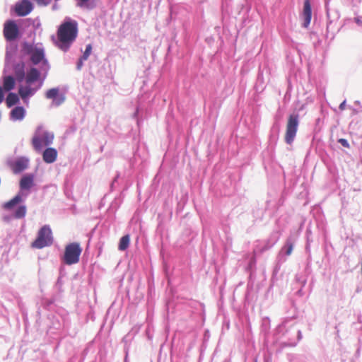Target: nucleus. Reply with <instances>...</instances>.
<instances>
[{"mask_svg":"<svg viewBox=\"0 0 362 362\" xmlns=\"http://www.w3.org/2000/svg\"><path fill=\"white\" fill-rule=\"evenodd\" d=\"M78 32V23L76 21H64L57 29L55 45L62 51L67 52L76 40Z\"/></svg>","mask_w":362,"mask_h":362,"instance_id":"obj_1","label":"nucleus"},{"mask_svg":"<svg viewBox=\"0 0 362 362\" xmlns=\"http://www.w3.org/2000/svg\"><path fill=\"white\" fill-rule=\"evenodd\" d=\"M40 77V72L35 67L30 68L27 72L25 78V84H21L18 87V95L25 103L40 89L41 85L34 86V83L37 81Z\"/></svg>","mask_w":362,"mask_h":362,"instance_id":"obj_2","label":"nucleus"},{"mask_svg":"<svg viewBox=\"0 0 362 362\" xmlns=\"http://www.w3.org/2000/svg\"><path fill=\"white\" fill-rule=\"evenodd\" d=\"M54 135L52 132L46 130L43 127L39 126L35 131L31 139L34 150L40 152L45 146L52 144Z\"/></svg>","mask_w":362,"mask_h":362,"instance_id":"obj_3","label":"nucleus"},{"mask_svg":"<svg viewBox=\"0 0 362 362\" xmlns=\"http://www.w3.org/2000/svg\"><path fill=\"white\" fill-rule=\"evenodd\" d=\"M53 243L52 233L49 226H42L37 233V238L31 243V247L42 249Z\"/></svg>","mask_w":362,"mask_h":362,"instance_id":"obj_4","label":"nucleus"},{"mask_svg":"<svg viewBox=\"0 0 362 362\" xmlns=\"http://www.w3.org/2000/svg\"><path fill=\"white\" fill-rule=\"evenodd\" d=\"M82 248L78 243H71L66 245L63 262L67 265L76 264L79 262Z\"/></svg>","mask_w":362,"mask_h":362,"instance_id":"obj_5","label":"nucleus"},{"mask_svg":"<svg viewBox=\"0 0 362 362\" xmlns=\"http://www.w3.org/2000/svg\"><path fill=\"white\" fill-rule=\"evenodd\" d=\"M298 115L292 114L288 116L284 139L286 144H291L296 137L298 127Z\"/></svg>","mask_w":362,"mask_h":362,"instance_id":"obj_6","label":"nucleus"},{"mask_svg":"<svg viewBox=\"0 0 362 362\" xmlns=\"http://www.w3.org/2000/svg\"><path fill=\"white\" fill-rule=\"evenodd\" d=\"M4 36L7 41L16 40L19 35V29L16 23L13 20H8L4 25Z\"/></svg>","mask_w":362,"mask_h":362,"instance_id":"obj_7","label":"nucleus"},{"mask_svg":"<svg viewBox=\"0 0 362 362\" xmlns=\"http://www.w3.org/2000/svg\"><path fill=\"white\" fill-rule=\"evenodd\" d=\"M33 6L29 0H21L15 5V12L18 16H25L33 10Z\"/></svg>","mask_w":362,"mask_h":362,"instance_id":"obj_8","label":"nucleus"},{"mask_svg":"<svg viewBox=\"0 0 362 362\" xmlns=\"http://www.w3.org/2000/svg\"><path fill=\"white\" fill-rule=\"evenodd\" d=\"M29 160L25 157L17 158L14 161L9 162V167L16 174L19 173L25 170L28 166Z\"/></svg>","mask_w":362,"mask_h":362,"instance_id":"obj_9","label":"nucleus"},{"mask_svg":"<svg viewBox=\"0 0 362 362\" xmlns=\"http://www.w3.org/2000/svg\"><path fill=\"white\" fill-rule=\"evenodd\" d=\"M302 17L303 18V26L307 28L310 23L312 18V9L310 0L304 1Z\"/></svg>","mask_w":362,"mask_h":362,"instance_id":"obj_10","label":"nucleus"},{"mask_svg":"<svg viewBox=\"0 0 362 362\" xmlns=\"http://www.w3.org/2000/svg\"><path fill=\"white\" fill-rule=\"evenodd\" d=\"M45 96L48 99H52V105L59 106L64 101V97L59 95V89L54 88L48 90L45 94Z\"/></svg>","mask_w":362,"mask_h":362,"instance_id":"obj_11","label":"nucleus"},{"mask_svg":"<svg viewBox=\"0 0 362 362\" xmlns=\"http://www.w3.org/2000/svg\"><path fill=\"white\" fill-rule=\"evenodd\" d=\"M25 65L23 62H21L16 63L13 66V72L16 77V79L18 82H22L25 78Z\"/></svg>","mask_w":362,"mask_h":362,"instance_id":"obj_12","label":"nucleus"},{"mask_svg":"<svg viewBox=\"0 0 362 362\" xmlns=\"http://www.w3.org/2000/svg\"><path fill=\"white\" fill-rule=\"evenodd\" d=\"M57 151L54 148H47L42 153V159L46 163H52L57 158Z\"/></svg>","mask_w":362,"mask_h":362,"instance_id":"obj_13","label":"nucleus"},{"mask_svg":"<svg viewBox=\"0 0 362 362\" xmlns=\"http://www.w3.org/2000/svg\"><path fill=\"white\" fill-rule=\"evenodd\" d=\"M34 185L33 175H25L20 181V188L22 190H29Z\"/></svg>","mask_w":362,"mask_h":362,"instance_id":"obj_14","label":"nucleus"},{"mask_svg":"<svg viewBox=\"0 0 362 362\" xmlns=\"http://www.w3.org/2000/svg\"><path fill=\"white\" fill-rule=\"evenodd\" d=\"M25 115V109L21 106L14 107L10 113L11 119L13 121L22 120Z\"/></svg>","mask_w":362,"mask_h":362,"instance_id":"obj_15","label":"nucleus"},{"mask_svg":"<svg viewBox=\"0 0 362 362\" xmlns=\"http://www.w3.org/2000/svg\"><path fill=\"white\" fill-rule=\"evenodd\" d=\"M16 85V79L12 76H6L3 78V89L6 91L13 90Z\"/></svg>","mask_w":362,"mask_h":362,"instance_id":"obj_16","label":"nucleus"},{"mask_svg":"<svg viewBox=\"0 0 362 362\" xmlns=\"http://www.w3.org/2000/svg\"><path fill=\"white\" fill-rule=\"evenodd\" d=\"M44 58V52L42 49H37L31 54L30 60L34 64H38Z\"/></svg>","mask_w":362,"mask_h":362,"instance_id":"obj_17","label":"nucleus"},{"mask_svg":"<svg viewBox=\"0 0 362 362\" xmlns=\"http://www.w3.org/2000/svg\"><path fill=\"white\" fill-rule=\"evenodd\" d=\"M130 243V237L129 235H125L123 237L121 238L119 245H118V250L121 251H124L127 250L129 245Z\"/></svg>","mask_w":362,"mask_h":362,"instance_id":"obj_18","label":"nucleus"},{"mask_svg":"<svg viewBox=\"0 0 362 362\" xmlns=\"http://www.w3.org/2000/svg\"><path fill=\"white\" fill-rule=\"evenodd\" d=\"M19 101V98L18 95L14 93H9L7 95L6 103V105L8 107H12L16 105Z\"/></svg>","mask_w":362,"mask_h":362,"instance_id":"obj_19","label":"nucleus"},{"mask_svg":"<svg viewBox=\"0 0 362 362\" xmlns=\"http://www.w3.org/2000/svg\"><path fill=\"white\" fill-rule=\"evenodd\" d=\"M21 201V197L20 195L15 196L12 199L7 202L4 204V207L6 209H12L15 205L18 204Z\"/></svg>","mask_w":362,"mask_h":362,"instance_id":"obj_20","label":"nucleus"},{"mask_svg":"<svg viewBox=\"0 0 362 362\" xmlns=\"http://www.w3.org/2000/svg\"><path fill=\"white\" fill-rule=\"evenodd\" d=\"M26 214V207L25 206H20L16 210L14 213V217L16 218H21L25 216Z\"/></svg>","mask_w":362,"mask_h":362,"instance_id":"obj_21","label":"nucleus"},{"mask_svg":"<svg viewBox=\"0 0 362 362\" xmlns=\"http://www.w3.org/2000/svg\"><path fill=\"white\" fill-rule=\"evenodd\" d=\"M92 52V45L90 44H88L86 45V49L81 56L83 57V59H88L89 56L90 55Z\"/></svg>","mask_w":362,"mask_h":362,"instance_id":"obj_22","label":"nucleus"},{"mask_svg":"<svg viewBox=\"0 0 362 362\" xmlns=\"http://www.w3.org/2000/svg\"><path fill=\"white\" fill-rule=\"evenodd\" d=\"M338 142L341 145L343 146L344 147H346V148H349V142L347 141L346 139H339L338 140Z\"/></svg>","mask_w":362,"mask_h":362,"instance_id":"obj_23","label":"nucleus"},{"mask_svg":"<svg viewBox=\"0 0 362 362\" xmlns=\"http://www.w3.org/2000/svg\"><path fill=\"white\" fill-rule=\"evenodd\" d=\"M86 59H83V57H81V58L78 59V62H77V69L78 70H80L82 66H83V62L86 61Z\"/></svg>","mask_w":362,"mask_h":362,"instance_id":"obj_24","label":"nucleus"},{"mask_svg":"<svg viewBox=\"0 0 362 362\" xmlns=\"http://www.w3.org/2000/svg\"><path fill=\"white\" fill-rule=\"evenodd\" d=\"M287 245H288V247H287V250L286 252V254L287 255H290L292 253V251H293V245L291 243H288Z\"/></svg>","mask_w":362,"mask_h":362,"instance_id":"obj_25","label":"nucleus"},{"mask_svg":"<svg viewBox=\"0 0 362 362\" xmlns=\"http://www.w3.org/2000/svg\"><path fill=\"white\" fill-rule=\"evenodd\" d=\"M4 94L3 91V88L0 86V103H2L4 100Z\"/></svg>","mask_w":362,"mask_h":362,"instance_id":"obj_26","label":"nucleus"},{"mask_svg":"<svg viewBox=\"0 0 362 362\" xmlns=\"http://www.w3.org/2000/svg\"><path fill=\"white\" fill-rule=\"evenodd\" d=\"M78 6L80 7L83 6L84 4L88 1L89 0H78Z\"/></svg>","mask_w":362,"mask_h":362,"instance_id":"obj_27","label":"nucleus"},{"mask_svg":"<svg viewBox=\"0 0 362 362\" xmlns=\"http://www.w3.org/2000/svg\"><path fill=\"white\" fill-rule=\"evenodd\" d=\"M345 107V101H344L343 103H341L339 105V109L343 110Z\"/></svg>","mask_w":362,"mask_h":362,"instance_id":"obj_28","label":"nucleus"},{"mask_svg":"<svg viewBox=\"0 0 362 362\" xmlns=\"http://www.w3.org/2000/svg\"><path fill=\"white\" fill-rule=\"evenodd\" d=\"M35 1H36L37 3H39V4L43 1V0H35Z\"/></svg>","mask_w":362,"mask_h":362,"instance_id":"obj_29","label":"nucleus"},{"mask_svg":"<svg viewBox=\"0 0 362 362\" xmlns=\"http://www.w3.org/2000/svg\"><path fill=\"white\" fill-rule=\"evenodd\" d=\"M255 362H257V360H255Z\"/></svg>","mask_w":362,"mask_h":362,"instance_id":"obj_30","label":"nucleus"}]
</instances>
